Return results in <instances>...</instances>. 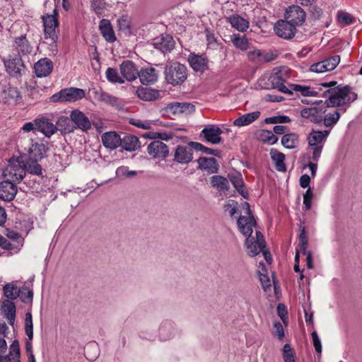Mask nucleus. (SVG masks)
<instances>
[{"mask_svg":"<svg viewBox=\"0 0 362 362\" xmlns=\"http://www.w3.org/2000/svg\"><path fill=\"white\" fill-rule=\"evenodd\" d=\"M288 71L289 69L287 66L274 69L272 73L268 78L270 84L263 86L262 85V82L264 79H260L259 86H261L262 88L269 89L272 88L284 93H292V91L284 85V83L289 77L288 75Z\"/></svg>","mask_w":362,"mask_h":362,"instance_id":"nucleus-1","label":"nucleus"},{"mask_svg":"<svg viewBox=\"0 0 362 362\" xmlns=\"http://www.w3.org/2000/svg\"><path fill=\"white\" fill-rule=\"evenodd\" d=\"M357 99V94L352 92L350 86L339 87L335 85L332 95H329L327 101V107H339L345 104H349Z\"/></svg>","mask_w":362,"mask_h":362,"instance_id":"nucleus-2","label":"nucleus"},{"mask_svg":"<svg viewBox=\"0 0 362 362\" xmlns=\"http://www.w3.org/2000/svg\"><path fill=\"white\" fill-rule=\"evenodd\" d=\"M164 74L168 83L177 86L187 79V69L186 66L179 62H169L165 66Z\"/></svg>","mask_w":362,"mask_h":362,"instance_id":"nucleus-3","label":"nucleus"},{"mask_svg":"<svg viewBox=\"0 0 362 362\" xmlns=\"http://www.w3.org/2000/svg\"><path fill=\"white\" fill-rule=\"evenodd\" d=\"M85 90L82 88L70 87L62 89L50 98L52 103H74L85 97Z\"/></svg>","mask_w":362,"mask_h":362,"instance_id":"nucleus-4","label":"nucleus"},{"mask_svg":"<svg viewBox=\"0 0 362 362\" xmlns=\"http://www.w3.org/2000/svg\"><path fill=\"white\" fill-rule=\"evenodd\" d=\"M243 206L245 207L248 216H240L238 219L237 224L240 232L247 238L251 237L253 228L256 226V221L251 213L250 204L245 202Z\"/></svg>","mask_w":362,"mask_h":362,"instance_id":"nucleus-5","label":"nucleus"},{"mask_svg":"<svg viewBox=\"0 0 362 362\" xmlns=\"http://www.w3.org/2000/svg\"><path fill=\"white\" fill-rule=\"evenodd\" d=\"M163 111L170 117H178L183 114L188 115L194 112L195 106L190 103L173 102L168 103Z\"/></svg>","mask_w":362,"mask_h":362,"instance_id":"nucleus-6","label":"nucleus"},{"mask_svg":"<svg viewBox=\"0 0 362 362\" xmlns=\"http://www.w3.org/2000/svg\"><path fill=\"white\" fill-rule=\"evenodd\" d=\"M25 176V169L20 163H10L3 172L4 180L13 183L20 182Z\"/></svg>","mask_w":362,"mask_h":362,"instance_id":"nucleus-7","label":"nucleus"},{"mask_svg":"<svg viewBox=\"0 0 362 362\" xmlns=\"http://www.w3.org/2000/svg\"><path fill=\"white\" fill-rule=\"evenodd\" d=\"M42 21L45 39H49L52 44L56 43L58 39L56 28L59 25L56 11L54 14L42 16Z\"/></svg>","mask_w":362,"mask_h":362,"instance_id":"nucleus-8","label":"nucleus"},{"mask_svg":"<svg viewBox=\"0 0 362 362\" xmlns=\"http://www.w3.org/2000/svg\"><path fill=\"white\" fill-rule=\"evenodd\" d=\"M245 245L247 250L248 255L250 257H255L263 251L266 247L264 236L260 231H256V238H247Z\"/></svg>","mask_w":362,"mask_h":362,"instance_id":"nucleus-9","label":"nucleus"},{"mask_svg":"<svg viewBox=\"0 0 362 362\" xmlns=\"http://www.w3.org/2000/svg\"><path fill=\"white\" fill-rule=\"evenodd\" d=\"M275 33L280 37L290 40L295 36L296 26L286 20L278 21L274 27Z\"/></svg>","mask_w":362,"mask_h":362,"instance_id":"nucleus-10","label":"nucleus"},{"mask_svg":"<svg viewBox=\"0 0 362 362\" xmlns=\"http://www.w3.org/2000/svg\"><path fill=\"white\" fill-rule=\"evenodd\" d=\"M6 71L13 77L18 78L25 69L24 63L21 56L15 55L8 59L4 60Z\"/></svg>","mask_w":362,"mask_h":362,"instance_id":"nucleus-11","label":"nucleus"},{"mask_svg":"<svg viewBox=\"0 0 362 362\" xmlns=\"http://www.w3.org/2000/svg\"><path fill=\"white\" fill-rule=\"evenodd\" d=\"M285 19L295 25H301L305 20V12L299 6H290L285 13Z\"/></svg>","mask_w":362,"mask_h":362,"instance_id":"nucleus-12","label":"nucleus"},{"mask_svg":"<svg viewBox=\"0 0 362 362\" xmlns=\"http://www.w3.org/2000/svg\"><path fill=\"white\" fill-rule=\"evenodd\" d=\"M187 61L195 72L203 74L209 69V59L204 54L191 53L188 56Z\"/></svg>","mask_w":362,"mask_h":362,"instance_id":"nucleus-13","label":"nucleus"},{"mask_svg":"<svg viewBox=\"0 0 362 362\" xmlns=\"http://www.w3.org/2000/svg\"><path fill=\"white\" fill-rule=\"evenodd\" d=\"M223 131L215 124H209L204 127L201 132V136H203L207 142L213 144H218L221 141V134Z\"/></svg>","mask_w":362,"mask_h":362,"instance_id":"nucleus-14","label":"nucleus"},{"mask_svg":"<svg viewBox=\"0 0 362 362\" xmlns=\"http://www.w3.org/2000/svg\"><path fill=\"white\" fill-rule=\"evenodd\" d=\"M148 153L155 158H165L169 149L168 146L160 141H153L147 147Z\"/></svg>","mask_w":362,"mask_h":362,"instance_id":"nucleus-15","label":"nucleus"},{"mask_svg":"<svg viewBox=\"0 0 362 362\" xmlns=\"http://www.w3.org/2000/svg\"><path fill=\"white\" fill-rule=\"evenodd\" d=\"M337 81H330L329 82L318 79V98H323L325 100H318V105L322 103L327 107V101L329 100V95H332L334 86L337 85Z\"/></svg>","mask_w":362,"mask_h":362,"instance_id":"nucleus-16","label":"nucleus"},{"mask_svg":"<svg viewBox=\"0 0 362 362\" xmlns=\"http://www.w3.org/2000/svg\"><path fill=\"white\" fill-rule=\"evenodd\" d=\"M13 47L18 52L17 55L18 56L28 55L32 53L33 49V47L30 45L25 35L15 37Z\"/></svg>","mask_w":362,"mask_h":362,"instance_id":"nucleus-17","label":"nucleus"},{"mask_svg":"<svg viewBox=\"0 0 362 362\" xmlns=\"http://www.w3.org/2000/svg\"><path fill=\"white\" fill-rule=\"evenodd\" d=\"M193 158L192 149L188 146L179 145L174 153V160L180 164H187Z\"/></svg>","mask_w":362,"mask_h":362,"instance_id":"nucleus-18","label":"nucleus"},{"mask_svg":"<svg viewBox=\"0 0 362 362\" xmlns=\"http://www.w3.org/2000/svg\"><path fill=\"white\" fill-rule=\"evenodd\" d=\"M34 70L37 77H47L53 70V63L49 58H42L34 64Z\"/></svg>","mask_w":362,"mask_h":362,"instance_id":"nucleus-19","label":"nucleus"},{"mask_svg":"<svg viewBox=\"0 0 362 362\" xmlns=\"http://www.w3.org/2000/svg\"><path fill=\"white\" fill-rule=\"evenodd\" d=\"M71 119L74 122L76 127L83 132L91 128V123L88 117L79 110H74L70 114Z\"/></svg>","mask_w":362,"mask_h":362,"instance_id":"nucleus-20","label":"nucleus"},{"mask_svg":"<svg viewBox=\"0 0 362 362\" xmlns=\"http://www.w3.org/2000/svg\"><path fill=\"white\" fill-rule=\"evenodd\" d=\"M18 189L15 183L8 180H3L0 182V199L5 202L12 201L16 194Z\"/></svg>","mask_w":362,"mask_h":362,"instance_id":"nucleus-21","label":"nucleus"},{"mask_svg":"<svg viewBox=\"0 0 362 362\" xmlns=\"http://www.w3.org/2000/svg\"><path fill=\"white\" fill-rule=\"evenodd\" d=\"M120 72L122 78L127 81H134L139 76V71H138L135 64L130 61H124L119 66Z\"/></svg>","mask_w":362,"mask_h":362,"instance_id":"nucleus-22","label":"nucleus"},{"mask_svg":"<svg viewBox=\"0 0 362 362\" xmlns=\"http://www.w3.org/2000/svg\"><path fill=\"white\" fill-rule=\"evenodd\" d=\"M25 332L28 337V339L25 341V351L26 353L28 354V356H30V354H33V345L31 342L33 338V325L32 314L30 312H28L25 314Z\"/></svg>","mask_w":362,"mask_h":362,"instance_id":"nucleus-23","label":"nucleus"},{"mask_svg":"<svg viewBox=\"0 0 362 362\" xmlns=\"http://www.w3.org/2000/svg\"><path fill=\"white\" fill-rule=\"evenodd\" d=\"M47 147L42 142H33L32 140L31 146L28 150L30 160L38 161L45 155Z\"/></svg>","mask_w":362,"mask_h":362,"instance_id":"nucleus-24","label":"nucleus"},{"mask_svg":"<svg viewBox=\"0 0 362 362\" xmlns=\"http://www.w3.org/2000/svg\"><path fill=\"white\" fill-rule=\"evenodd\" d=\"M99 29L102 36L107 42H114L117 38L110 21L107 19H102L99 23Z\"/></svg>","mask_w":362,"mask_h":362,"instance_id":"nucleus-25","label":"nucleus"},{"mask_svg":"<svg viewBox=\"0 0 362 362\" xmlns=\"http://www.w3.org/2000/svg\"><path fill=\"white\" fill-rule=\"evenodd\" d=\"M37 131L42 133L45 136L50 137L57 131V127L47 118L37 119Z\"/></svg>","mask_w":362,"mask_h":362,"instance_id":"nucleus-26","label":"nucleus"},{"mask_svg":"<svg viewBox=\"0 0 362 362\" xmlns=\"http://www.w3.org/2000/svg\"><path fill=\"white\" fill-rule=\"evenodd\" d=\"M298 239V245L300 252L303 253V255L306 256V264L308 268L311 269L313 268L312 255L310 251L307 250L308 238L304 228H303L302 230H300Z\"/></svg>","mask_w":362,"mask_h":362,"instance_id":"nucleus-27","label":"nucleus"},{"mask_svg":"<svg viewBox=\"0 0 362 362\" xmlns=\"http://www.w3.org/2000/svg\"><path fill=\"white\" fill-rule=\"evenodd\" d=\"M101 139L104 146L110 149L117 148L121 143L119 136L115 132L104 133L102 135Z\"/></svg>","mask_w":362,"mask_h":362,"instance_id":"nucleus-28","label":"nucleus"},{"mask_svg":"<svg viewBox=\"0 0 362 362\" xmlns=\"http://www.w3.org/2000/svg\"><path fill=\"white\" fill-rule=\"evenodd\" d=\"M340 62V57L334 55L318 62V74L334 70Z\"/></svg>","mask_w":362,"mask_h":362,"instance_id":"nucleus-29","label":"nucleus"},{"mask_svg":"<svg viewBox=\"0 0 362 362\" xmlns=\"http://www.w3.org/2000/svg\"><path fill=\"white\" fill-rule=\"evenodd\" d=\"M176 334V329L171 321L165 320L159 328V337L162 341L173 338Z\"/></svg>","mask_w":362,"mask_h":362,"instance_id":"nucleus-30","label":"nucleus"},{"mask_svg":"<svg viewBox=\"0 0 362 362\" xmlns=\"http://www.w3.org/2000/svg\"><path fill=\"white\" fill-rule=\"evenodd\" d=\"M138 77H139L141 83L144 85L153 84L158 80L157 71L152 67L141 69Z\"/></svg>","mask_w":362,"mask_h":362,"instance_id":"nucleus-31","label":"nucleus"},{"mask_svg":"<svg viewBox=\"0 0 362 362\" xmlns=\"http://www.w3.org/2000/svg\"><path fill=\"white\" fill-rule=\"evenodd\" d=\"M16 305L13 302L10 300H5L1 304V311L8 320L11 325H13L16 320Z\"/></svg>","mask_w":362,"mask_h":362,"instance_id":"nucleus-32","label":"nucleus"},{"mask_svg":"<svg viewBox=\"0 0 362 362\" xmlns=\"http://www.w3.org/2000/svg\"><path fill=\"white\" fill-rule=\"evenodd\" d=\"M175 46V41L172 36L162 35L160 38H158L155 42V47L162 52H170Z\"/></svg>","mask_w":362,"mask_h":362,"instance_id":"nucleus-33","label":"nucleus"},{"mask_svg":"<svg viewBox=\"0 0 362 362\" xmlns=\"http://www.w3.org/2000/svg\"><path fill=\"white\" fill-rule=\"evenodd\" d=\"M269 154L276 170L279 172L285 173L286 171V166L284 162L285 155L276 148H272Z\"/></svg>","mask_w":362,"mask_h":362,"instance_id":"nucleus-34","label":"nucleus"},{"mask_svg":"<svg viewBox=\"0 0 362 362\" xmlns=\"http://www.w3.org/2000/svg\"><path fill=\"white\" fill-rule=\"evenodd\" d=\"M199 168L209 173H215L218 169V164L214 158L200 157L197 160Z\"/></svg>","mask_w":362,"mask_h":362,"instance_id":"nucleus-35","label":"nucleus"},{"mask_svg":"<svg viewBox=\"0 0 362 362\" xmlns=\"http://www.w3.org/2000/svg\"><path fill=\"white\" fill-rule=\"evenodd\" d=\"M259 111H255L241 115L235 119L233 122L234 126L236 127H244L250 124L254 121L257 119L260 116Z\"/></svg>","mask_w":362,"mask_h":362,"instance_id":"nucleus-36","label":"nucleus"},{"mask_svg":"<svg viewBox=\"0 0 362 362\" xmlns=\"http://www.w3.org/2000/svg\"><path fill=\"white\" fill-rule=\"evenodd\" d=\"M127 151H134L140 146L139 139L134 135H126L121 139L120 145Z\"/></svg>","mask_w":362,"mask_h":362,"instance_id":"nucleus-37","label":"nucleus"},{"mask_svg":"<svg viewBox=\"0 0 362 362\" xmlns=\"http://www.w3.org/2000/svg\"><path fill=\"white\" fill-rule=\"evenodd\" d=\"M228 21L233 28L240 32H244L249 28L248 21L237 14L229 16Z\"/></svg>","mask_w":362,"mask_h":362,"instance_id":"nucleus-38","label":"nucleus"},{"mask_svg":"<svg viewBox=\"0 0 362 362\" xmlns=\"http://www.w3.org/2000/svg\"><path fill=\"white\" fill-rule=\"evenodd\" d=\"M137 96L143 100L151 101L159 98V91L151 88H139L136 90Z\"/></svg>","mask_w":362,"mask_h":362,"instance_id":"nucleus-39","label":"nucleus"},{"mask_svg":"<svg viewBox=\"0 0 362 362\" xmlns=\"http://www.w3.org/2000/svg\"><path fill=\"white\" fill-rule=\"evenodd\" d=\"M4 295L7 298L6 300H16L21 293V289L18 288L14 283H8L3 288Z\"/></svg>","mask_w":362,"mask_h":362,"instance_id":"nucleus-40","label":"nucleus"},{"mask_svg":"<svg viewBox=\"0 0 362 362\" xmlns=\"http://www.w3.org/2000/svg\"><path fill=\"white\" fill-rule=\"evenodd\" d=\"M340 117L341 115L338 110H334L332 112L327 113L322 119L324 126L332 130L334 126L339 120Z\"/></svg>","mask_w":362,"mask_h":362,"instance_id":"nucleus-41","label":"nucleus"},{"mask_svg":"<svg viewBox=\"0 0 362 362\" xmlns=\"http://www.w3.org/2000/svg\"><path fill=\"white\" fill-rule=\"evenodd\" d=\"M298 136L296 133L284 134L281 138L282 145L288 149L295 148L298 144Z\"/></svg>","mask_w":362,"mask_h":362,"instance_id":"nucleus-42","label":"nucleus"},{"mask_svg":"<svg viewBox=\"0 0 362 362\" xmlns=\"http://www.w3.org/2000/svg\"><path fill=\"white\" fill-rule=\"evenodd\" d=\"M231 42L236 48L240 50H246L249 48V42L244 35L233 34L231 36Z\"/></svg>","mask_w":362,"mask_h":362,"instance_id":"nucleus-43","label":"nucleus"},{"mask_svg":"<svg viewBox=\"0 0 362 362\" xmlns=\"http://www.w3.org/2000/svg\"><path fill=\"white\" fill-rule=\"evenodd\" d=\"M100 101L106 104L111 105L112 106L119 105V99L109 93L100 90L96 92Z\"/></svg>","mask_w":362,"mask_h":362,"instance_id":"nucleus-44","label":"nucleus"},{"mask_svg":"<svg viewBox=\"0 0 362 362\" xmlns=\"http://www.w3.org/2000/svg\"><path fill=\"white\" fill-rule=\"evenodd\" d=\"M230 180L239 194H240L245 199H247L248 197V193L244 189V182L241 176L240 175L237 176H233L230 178Z\"/></svg>","mask_w":362,"mask_h":362,"instance_id":"nucleus-45","label":"nucleus"},{"mask_svg":"<svg viewBox=\"0 0 362 362\" xmlns=\"http://www.w3.org/2000/svg\"><path fill=\"white\" fill-rule=\"evenodd\" d=\"M117 23L120 31L123 32L126 35H129L131 33V21L128 16L123 15L117 19Z\"/></svg>","mask_w":362,"mask_h":362,"instance_id":"nucleus-46","label":"nucleus"},{"mask_svg":"<svg viewBox=\"0 0 362 362\" xmlns=\"http://www.w3.org/2000/svg\"><path fill=\"white\" fill-rule=\"evenodd\" d=\"M107 79L112 83H124V79L120 76L117 71L114 68H107L105 71Z\"/></svg>","mask_w":362,"mask_h":362,"instance_id":"nucleus-47","label":"nucleus"},{"mask_svg":"<svg viewBox=\"0 0 362 362\" xmlns=\"http://www.w3.org/2000/svg\"><path fill=\"white\" fill-rule=\"evenodd\" d=\"M282 356L284 362H296V352L289 344H284Z\"/></svg>","mask_w":362,"mask_h":362,"instance_id":"nucleus-48","label":"nucleus"},{"mask_svg":"<svg viewBox=\"0 0 362 362\" xmlns=\"http://www.w3.org/2000/svg\"><path fill=\"white\" fill-rule=\"evenodd\" d=\"M211 185L221 190L227 189L228 181L226 178L220 175H214L211 178Z\"/></svg>","mask_w":362,"mask_h":362,"instance_id":"nucleus-49","label":"nucleus"},{"mask_svg":"<svg viewBox=\"0 0 362 362\" xmlns=\"http://www.w3.org/2000/svg\"><path fill=\"white\" fill-rule=\"evenodd\" d=\"M0 247L10 251L11 254L18 253L21 248H20V244H13L11 240H6L2 236V241L0 242Z\"/></svg>","mask_w":362,"mask_h":362,"instance_id":"nucleus-50","label":"nucleus"},{"mask_svg":"<svg viewBox=\"0 0 362 362\" xmlns=\"http://www.w3.org/2000/svg\"><path fill=\"white\" fill-rule=\"evenodd\" d=\"M302 117L309 119L310 122H317V107H306L301 110Z\"/></svg>","mask_w":362,"mask_h":362,"instance_id":"nucleus-51","label":"nucleus"},{"mask_svg":"<svg viewBox=\"0 0 362 362\" xmlns=\"http://www.w3.org/2000/svg\"><path fill=\"white\" fill-rule=\"evenodd\" d=\"M25 172L27 171L32 175H40L42 173L41 165L35 160H30L28 165L25 166Z\"/></svg>","mask_w":362,"mask_h":362,"instance_id":"nucleus-52","label":"nucleus"},{"mask_svg":"<svg viewBox=\"0 0 362 362\" xmlns=\"http://www.w3.org/2000/svg\"><path fill=\"white\" fill-rule=\"evenodd\" d=\"M6 237L13 243V244H20V248L23 245L24 238L17 232L12 230H7Z\"/></svg>","mask_w":362,"mask_h":362,"instance_id":"nucleus-53","label":"nucleus"},{"mask_svg":"<svg viewBox=\"0 0 362 362\" xmlns=\"http://www.w3.org/2000/svg\"><path fill=\"white\" fill-rule=\"evenodd\" d=\"M337 18L339 23H343L344 25H348L354 23V18L347 12L339 11L337 13Z\"/></svg>","mask_w":362,"mask_h":362,"instance_id":"nucleus-54","label":"nucleus"},{"mask_svg":"<svg viewBox=\"0 0 362 362\" xmlns=\"http://www.w3.org/2000/svg\"><path fill=\"white\" fill-rule=\"evenodd\" d=\"M272 334L279 341H282L284 339L285 333L283 325L281 322H274L273 325Z\"/></svg>","mask_w":362,"mask_h":362,"instance_id":"nucleus-55","label":"nucleus"},{"mask_svg":"<svg viewBox=\"0 0 362 362\" xmlns=\"http://www.w3.org/2000/svg\"><path fill=\"white\" fill-rule=\"evenodd\" d=\"M292 90L300 92L303 96L315 95V93L310 90L309 86H301L298 84L291 85Z\"/></svg>","mask_w":362,"mask_h":362,"instance_id":"nucleus-56","label":"nucleus"},{"mask_svg":"<svg viewBox=\"0 0 362 362\" xmlns=\"http://www.w3.org/2000/svg\"><path fill=\"white\" fill-rule=\"evenodd\" d=\"M116 175L118 177H132L137 175V172L129 170L127 166H120L117 168Z\"/></svg>","mask_w":362,"mask_h":362,"instance_id":"nucleus-57","label":"nucleus"},{"mask_svg":"<svg viewBox=\"0 0 362 362\" xmlns=\"http://www.w3.org/2000/svg\"><path fill=\"white\" fill-rule=\"evenodd\" d=\"M308 140L309 146L312 147L313 157L315 159L317 156V131L313 129L308 138Z\"/></svg>","mask_w":362,"mask_h":362,"instance_id":"nucleus-58","label":"nucleus"},{"mask_svg":"<svg viewBox=\"0 0 362 362\" xmlns=\"http://www.w3.org/2000/svg\"><path fill=\"white\" fill-rule=\"evenodd\" d=\"M262 139L264 142L270 145L274 144L278 141V137L274 135L272 131L264 130L262 134Z\"/></svg>","mask_w":362,"mask_h":362,"instance_id":"nucleus-59","label":"nucleus"},{"mask_svg":"<svg viewBox=\"0 0 362 362\" xmlns=\"http://www.w3.org/2000/svg\"><path fill=\"white\" fill-rule=\"evenodd\" d=\"M129 124L142 129H149L151 127V123L149 121L135 118L131 119Z\"/></svg>","mask_w":362,"mask_h":362,"instance_id":"nucleus-60","label":"nucleus"},{"mask_svg":"<svg viewBox=\"0 0 362 362\" xmlns=\"http://www.w3.org/2000/svg\"><path fill=\"white\" fill-rule=\"evenodd\" d=\"M313 192L309 187L305 194H303V205H304V209L305 211H308L311 209L312 206V199H313Z\"/></svg>","mask_w":362,"mask_h":362,"instance_id":"nucleus-61","label":"nucleus"},{"mask_svg":"<svg viewBox=\"0 0 362 362\" xmlns=\"http://www.w3.org/2000/svg\"><path fill=\"white\" fill-rule=\"evenodd\" d=\"M277 314L281 319L283 323L286 326L288 320L287 308L284 304L279 303L276 308Z\"/></svg>","mask_w":362,"mask_h":362,"instance_id":"nucleus-62","label":"nucleus"},{"mask_svg":"<svg viewBox=\"0 0 362 362\" xmlns=\"http://www.w3.org/2000/svg\"><path fill=\"white\" fill-rule=\"evenodd\" d=\"M11 355L13 356V362H21L20 347L17 340H14L11 344Z\"/></svg>","mask_w":362,"mask_h":362,"instance_id":"nucleus-63","label":"nucleus"},{"mask_svg":"<svg viewBox=\"0 0 362 362\" xmlns=\"http://www.w3.org/2000/svg\"><path fill=\"white\" fill-rule=\"evenodd\" d=\"M247 57L249 60L255 63H261L262 62V52L259 49H255L253 51H250L247 53Z\"/></svg>","mask_w":362,"mask_h":362,"instance_id":"nucleus-64","label":"nucleus"}]
</instances>
